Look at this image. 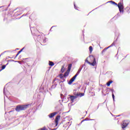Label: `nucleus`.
Listing matches in <instances>:
<instances>
[{"mask_svg":"<svg viewBox=\"0 0 130 130\" xmlns=\"http://www.w3.org/2000/svg\"><path fill=\"white\" fill-rule=\"evenodd\" d=\"M29 106H30V104L18 105L16 106L15 110L17 111V112H20V111L26 110V109H27Z\"/></svg>","mask_w":130,"mask_h":130,"instance_id":"1","label":"nucleus"},{"mask_svg":"<svg viewBox=\"0 0 130 130\" xmlns=\"http://www.w3.org/2000/svg\"><path fill=\"white\" fill-rule=\"evenodd\" d=\"M111 4L112 5H114V6H116V7H118L120 13H122V14H123V9H124V7H123V4L121 3V2H119L117 4V3H115L114 1H112L111 2Z\"/></svg>","mask_w":130,"mask_h":130,"instance_id":"2","label":"nucleus"},{"mask_svg":"<svg viewBox=\"0 0 130 130\" xmlns=\"http://www.w3.org/2000/svg\"><path fill=\"white\" fill-rule=\"evenodd\" d=\"M90 57H92L93 61L92 62H90L88 60V58H86V59L85 60V62H87V63H88V64H90V66H92V67H95L96 66V58H94V56L91 55L89 56Z\"/></svg>","mask_w":130,"mask_h":130,"instance_id":"3","label":"nucleus"},{"mask_svg":"<svg viewBox=\"0 0 130 130\" xmlns=\"http://www.w3.org/2000/svg\"><path fill=\"white\" fill-rule=\"evenodd\" d=\"M117 39H118V37L116 39V40L115 41H114L113 42V43L110 46L104 49L102 51V53L105 52V51H106L107 50V49H108V48H110V47H112V46H114V45H115V43L117 42Z\"/></svg>","mask_w":130,"mask_h":130,"instance_id":"4","label":"nucleus"},{"mask_svg":"<svg viewBox=\"0 0 130 130\" xmlns=\"http://www.w3.org/2000/svg\"><path fill=\"white\" fill-rule=\"evenodd\" d=\"M128 124H129V120H124L121 124L122 128H125V127H126V126H127Z\"/></svg>","mask_w":130,"mask_h":130,"instance_id":"5","label":"nucleus"},{"mask_svg":"<svg viewBox=\"0 0 130 130\" xmlns=\"http://www.w3.org/2000/svg\"><path fill=\"white\" fill-rule=\"evenodd\" d=\"M108 90H110V91H112V97L114 102L115 101V96L114 95V93H113V92H114V89L110 88L109 87H107L106 89V91L108 92Z\"/></svg>","mask_w":130,"mask_h":130,"instance_id":"6","label":"nucleus"},{"mask_svg":"<svg viewBox=\"0 0 130 130\" xmlns=\"http://www.w3.org/2000/svg\"><path fill=\"white\" fill-rule=\"evenodd\" d=\"M69 96H70V99L71 100L72 103H73L75 100V99H76V98H78V97H79L80 96V95L79 94H76V95H69Z\"/></svg>","mask_w":130,"mask_h":130,"instance_id":"7","label":"nucleus"},{"mask_svg":"<svg viewBox=\"0 0 130 130\" xmlns=\"http://www.w3.org/2000/svg\"><path fill=\"white\" fill-rule=\"evenodd\" d=\"M59 119H60V116H57L54 120L55 126H57V125H58V120H59Z\"/></svg>","mask_w":130,"mask_h":130,"instance_id":"8","label":"nucleus"},{"mask_svg":"<svg viewBox=\"0 0 130 130\" xmlns=\"http://www.w3.org/2000/svg\"><path fill=\"white\" fill-rule=\"evenodd\" d=\"M77 77H78V75L76 74L73 77H72L68 82L69 85H72L73 82L75 81V80H76Z\"/></svg>","mask_w":130,"mask_h":130,"instance_id":"9","label":"nucleus"},{"mask_svg":"<svg viewBox=\"0 0 130 130\" xmlns=\"http://www.w3.org/2000/svg\"><path fill=\"white\" fill-rule=\"evenodd\" d=\"M56 114H57V112H54L53 113H51L50 114H49L48 116V117H49L50 118H53V117H54V116H55V115H56Z\"/></svg>","mask_w":130,"mask_h":130,"instance_id":"10","label":"nucleus"},{"mask_svg":"<svg viewBox=\"0 0 130 130\" xmlns=\"http://www.w3.org/2000/svg\"><path fill=\"white\" fill-rule=\"evenodd\" d=\"M85 66L86 64H84L82 66H81L79 70H78L77 72L76 73V75L79 76L80 73H81V71H82L83 68H84V67H85Z\"/></svg>","mask_w":130,"mask_h":130,"instance_id":"11","label":"nucleus"},{"mask_svg":"<svg viewBox=\"0 0 130 130\" xmlns=\"http://www.w3.org/2000/svg\"><path fill=\"white\" fill-rule=\"evenodd\" d=\"M35 36H36V37H37V41H40V40H41V35H35Z\"/></svg>","mask_w":130,"mask_h":130,"instance_id":"12","label":"nucleus"},{"mask_svg":"<svg viewBox=\"0 0 130 130\" xmlns=\"http://www.w3.org/2000/svg\"><path fill=\"white\" fill-rule=\"evenodd\" d=\"M71 71H69V70H67L64 74V77H68L69 75H70V72Z\"/></svg>","mask_w":130,"mask_h":130,"instance_id":"13","label":"nucleus"},{"mask_svg":"<svg viewBox=\"0 0 130 130\" xmlns=\"http://www.w3.org/2000/svg\"><path fill=\"white\" fill-rule=\"evenodd\" d=\"M73 66V64L72 63H70L68 65V70L67 71L71 72V70L72 69V67Z\"/></svg>","mask_w":130,"mask_h":130,"instance_id":"14","label":"nucleus"},{"mask_svg":"<svg viewBox=\"0 0 130 130\" xmlns=\"http://www.w3.org/2000/svg\"><path fill=\"white\" fill-rule=\"evenodd\" d=\"M59 85L61 87V90H62V89H64V84L59 82Z\"/></svg>","mask_w":130,"mask_h":130,"instance_id":"15","label":"nucleus"},{"mask_svg":"<svg viewBox=\"0 0 130 130\" xmlns=\"http://www.w3.org/2000/svg\"><path fill=\"white\" fill-rule=\"evenodd\" d=\"M112 83H113V81H112V80H111V81L108 82L107 83V86L108 87H109V86H110V85H111V84H112Z\"/></svg>","mask_w":130,"mask_h":130,"instance_id":"16","label":"nucleus"},{"mask_svg":"<svg viewBox=\"0 0 130 130\" xmlns=\"http://www.w3.org/2000/svg\"><path fill=\"white\" fill-rule=\"evenodd\" d=\"M49 65L50 67H53V66H54V62L51 61H49Z\"/></svg>","mask_w":130,"mask_h":130,"instance_id":"17","label":"nucleus"},{"mask_svg":"<svg viewBox=\"0 0 130 130\" xmlns=\"http://www.w3.org/2000/svg\"><path fill=\"white\" fill-rule=\"evenodd\" d=\"M64 71H66V69H64V66H62L61 68V73H64Z\"/></svg>","mask_w":130,"mask_h":130,"instance_id":"18","label":"nucleus"},{"mask_svg":"<svg viewBox=\"0 0 130 130\" xmlns=\"http://www.w3.org/2000/svg\"><path fill=\"white\" fill-rule=\"evenodd\" d=\"M43 91H44V88L43 87L41 86L40 88V92L43 93Z\"/></svg>","mask_w":130,"mask_h":130,"instance_id":"19","label":"nucleus"},{"mask_svg":"<svg viewBox=\"0 0 130 130\" xmlns=\"http://www.w3.org/2000/svg\"><path fill=\"white\" fill-rule=\"evenodd\" d=\"M23 60H27V61H30V60H31V59H32V58L31 57H28V58H23Z\"/></svg>","mask_w":130,"mask_h":130,"instance_id":"20","label":"nucleus"},{"mask_svg":"<svg viewBox=\"0 0 130 130\" xmlns=\"http://www.w3.org/2000/svg\"><path fill=\"white\" fill-rule=\"evenodd\" d=\"M58 77H59L60 79H63L64 78V76H63V75L62 74H60L58 75Z\"/></svg>","mask_w":130,"mask_h":130,"instance_id":"21","label":"nucleus"},{"mask_svg":"<svg viewBox=\"0 0 130 130\" xmlns=\"http://www.w3.org/2000/svg\"><path fill=\"white\" fill-rule=\"evenodd\" d=\"M89 50L90 53L92 52V51H93V47L92 46H89Z\"/></svg>","mask_w":130,"mask_h":130,"instance_id":"22","label":"nucleus"},{"mask_svg":"<svg viewBox=\"0 0 130 130\" xmlns=\"http://www.w3.org/2000/svg\"><path fill=\"white\" fill-rule=\"evenodd\" d=\"M73 94L74 95H75V96H77V94H79V93H77V90L74 89L73 91Z\"/></svg>","mask_w":130,"mask_h":130,"instance_id":"23","label":"nucleus"},{"mask_svg":"<svg viewBox=\"0 0 130 130\" xmlns=\"http://www.w3.org/2000/svg\"><path fill=\"white\" fill-rule=\"evenodd\" d=\"M90 94H92V96H95V93L92 91V90H89Z\"/></svg>","mask_w":130,"mask_h":130,"instance_id":"24","label":"nucleus"},{"mask_svg":"<svg viewBox=\"0 0 130 130\" xmlns=\"http://www.w3.org/2000/svg\"><path fill=\"white\" fill-rule=\"evenodd\" d=\"M7 67V65H3L2 67V68L1 69L3 70H5V69H6Z\"/></svg>","mask_w":130,"mask_h":130,"instance_id":"25","label":"nucleus"},{"mask_svg":"<svg viewBox=\"0 0 130 130\" xmlns=\"http://www.w3.org/2000/svg\"><path fill=\"white\" fill-rule=\"evenodd\" d=\"M3 93H4V95H5L6 96V87H4V89H3Z\"/></svg>","mask_w":130,"mask_h":130,"instance_id":"26","label":"nucleus"},{"mask_svg":"<svg viewBox=\"0 0 130 130\" xmlns=\"http://www.w3.org/2000/svg\"><path fill=\"white\" fill-rule=\"evenodd\" d=\"M80 97H83L85 95V93H80V94H79Z\"/></svg>","mask_w":130,"mask_h":130,"instance_id":"27","label":"nucleus"},{"mask_svg":"<svg viewBox=\"0 0 130 130\" xmlns=\"http://www.w3.org/2000/svg\"><path fill=\"white\" fill-rule=\"evenodd\" d=\"M27 15H29V13H27L26 14H23L22 15V16H21V18H22V17H25L26 16H27Z\"/></svg>","mask_w":130,"mask_h":130,"instance_id":"28","label":"nucleus"},{"mask_svg":"<svg viewBox=\"0 0 130 130\" xmlns=\"http://www.w3.org/2000/svg\"><path fill=\"white\" fill-rule=\"evenodd\" d=\"M66 81V79L64 78L62 79V81H60V83H63V82Z\"/></svg>","mask_w":130,"mask_h":130,"instance_id":"29","label":"nucleus"},{"mask_svg":"<svg viewBox=\"0 0 130 130\" xmlns=\"http://www.w3.org/2000/svg\"><path fill=\"white\" fill-rule=\"evenodd\" d=\"M61 99H64V96L62 95V94H60Z\"/></svg>","mask_w":130,"mask_h":130,"instance_id":"30","label":"nucleus"},{"mask_svg":"<svg viewBox=\"0 0 130 130\" xmlns=\"http://www.w3.org/2000/svg\"><path fill=\"white\" fill-rule=\"evenodd\" d=\"M63 102V100H59V103H60V104L61 105H62V104H61V102Z\"/></svg>","mask_w":130,"mask_h":130,"instance_id":"31","label":"nucleus"},{"mask_svg":"<svg viewBox=\"0 0 130 130\" xmlns=\"http://www.w3.org/2000/svg\"><path fill=\"white\" fill-rule=\"evenodd\" d=\"M120 14H123V13H122V12H121V13H118L117 14V16H118V17H120Z\"/></svg>","mask_w":130,"mask_h":130,"instance_id":"32","label":"nucleus"},{"mask_svg":"<svg viewBox=\"0 0 130 130\" xmlns=\"http://www.w3.org/2000/svg\"><path fill=\"white\" fill-rule=\"evenodd\" d=\"M74 9H75V10H78L77 9V6H76V4L75 3H74Z\"/></svg>","mask_w":130,"mask_h":130,"instance_id":"33","label":"nucleus"},{"mask_svg":"<svg viewBox=\"0 0 130 130\" xmlns=\"http://www.w3.org/2000/svg\"><path fill=\"white\" fill-rule=\"evenodd\" d=\"M6 52H7V51H4V52H3V53H2L1 54V55H0V56H2V55H3V54L6 53Z\"/></svg>","mask_w":130,"mask_h":130,"instance_id":"34","label":"nucleus"},{"mask_svg":"<svg viewBox=\"0 0 130 130\" xmlns=\"http://www.w3.org/2000/svg\"><path fill=\"white\" fill-rule=\"evenodd\" d=\"M84 121H88L89 120V119L88 118H86L85 119H84Z\"/></svg>","mask_w":130,"mask_h":130,"instance_id":"35","label":"nucleus"},{"mask_svg":"<svg viewBox=\"0 0 130 130\" xmlns=\"http://www.w3.org/2000/svg\"><path fill=\"white\" fill-rule=\"evenodd\" d=\"M43 43H46V38H45V39L43 40Z\"/></svg>","mask_w":130,"mask_h":130,"instance_id":"36","label":"nucleus"},{"mask_svg":"<svg viewBox=\"0 0 130 130\" xmlns=\"http://www.w3.org/2000/svg\"><path fill=\"white\" fill-rule=\"evenodd\" d=\"M102 5L100 6V7L96 8L95 9H93L92 11H95V10H97V9H98V8H100V7H102Z\"/></svg>","mask_w":130,"mask_h":130,"instance_id":"37","label":"nucleus"},{"mask_svg":"<svg viewBox=\"0 0 130 130\" xmlns=\"http://www.w3.org/2000/svg\"><path fill=\"white\" fill-rule=\"evenodd\" d=\"M53 27H56V26H53L51 27V29H50V31H51V29H52V28H53Z\"/></svg>","mask_w":130,"mask_h":130,"instance_id":"38","label":"nucleus"},{"mask_svg":"<svg viewBox=\"0 0 130 130\" xmlns=\"http://www.w3.org/2000/svg\"><path fill=\"white\" fill-rule=\"evenodd\" d=\"M18 55H19V54H18V53H17V54H16V55L15 57V58H16L17 57V56H18Z\"/></svg>","mask_w":130,"mask_h":130,"instance_id":"39","label":"nucleus"},{"mask_svg":"<svg viewBox=\"0 0 130 130\" xmlns=\"http://www.w3.org/2000/svg\"><path fill=\"white\" fill-rule=\"evenodd\" d=\"M9 61H14V60H13V59H10V60H9Z\"/></svg>","mask_w":130,"mask_h":130,"instance_id":"40","label":"nucleus"},{"mask_svg":"<svg viewBox=\"0 0 130 130\" xmlns=\"http://www.w3.org/2000/svg\"><path fill=\"white\" fill-rule=\"evenodd\" d=\"M111 2L112 1H108V2H107L106 4H108V3H110L111 4Z\"/></svg>","mask_w":130,"mask_h":130,"instance_id":"41","label":"nucleus"},{"mask_svg":"<svg viewBox=\"0 0 130 130\" xmlns=\"http://www.w3.org/2000/svg\"><path fill=\"white\" fill-rule=\"evenodd\" d=\"M21 52V51H19L18 52V54H19V53H20Z\"/></svg>","mask_w":130,"mask_h":130,"instance_id":"42","label":"nucleus"},{"mask_svg":"<svg viewBox=\"0 0 130 130\" xmlns=\"http://www.w3.org/2000/svg\"><path fill=\"white\" fill-rule=\"evenodd\" d=\"M6 51V52H11V51L10 50H7V51Z\"/></svg>","mask_w":130,"mask_h":130,"instance_id":"43","label":"nucleus"},{"mask_svg":"<svg viewBox=\"0 0 130 130\" xmlns=\"http://www.w3.org/2000/svg\"><path fill=\"white\" fill-rule=\"evenodd\" d=\"M14 62H19V61H15L14 60V61H13Z\"/></svg>","mask_w":130,"mask_h":130,"instance_id":"44","label":"nucleus"},{"mask_svg":"<svg viewBox=\"0 0 130 130\" xmlns=\"http://www.w3.org/2000/svg\"><path fill=\"white\" fill-rule=\"evenodd\" d=\"M121 115L120 114V115H117L116 117H118L119 116H120Z\"/></svg>","mask_w":130,"mask_h":130,"instance_id":"45","label":"nucleus"},{"mask_svg":"<svg viewBox=\"0 0 130 130\" xmlns=\"http://www.w3.org/2000/svg\"><path fill=\"white\" fill-rule=\"evenodd\" d=\"M82 87V85H79V87H78V89H80Z\"/></svg>","mask_w":130,"mask_h":130,"instance_id":"46","label":"nucleus"},{"mask_svg":"<svg viewBox=\"0 0 130 130\" xmlns=\"http://www.w3.org/2000/svg\"><path fill=\"white\" fill-rule=\"evenodd\" d=\"M56 129H57V128H53L52 130H56Z\"/></svg>","mask_w":130,"mask_h":130,"instance_id":"47","label":"nucleus"},{"mask_svg":"<svg viewBox=\"0 0 130 130\" xmlns=\"http://www.w3.org/2000/svg\"><path fill=\"white\" fill-rule=\"evenodd\" d=\"M81 124H82V122H81L78 124V125H81Z\"/></svg>","mask_w":130,"mask_h":130,"instance_id":"48","label":"nucleus"},{"mask_svg":"<svg viewBox=\"0 0 130 130\" xmlns=\"http://www.w3.org/2000/svg\"><path fill=\"white\" fill-rule=\"evenodd\" d=\"M88 120H94V119H88Z\"/></svg>","mask_w":130,"mask_h":130,"instance_id":"49","label":"nucleus"},{"mask_svg":"<svg viewBox=\"0 0 130 130\" xmlns=\"http://www.w3.org/2000/svg\"><path fill=\"white\" fill-rule=\"evenodd\" d=\"M20 52H22L23 51V49H21L20 50Z\"/></svg>","mask_w":130,"mask_h":130,"instance_id":"50","label":"nucleus"},{"mask_svg":"<svg viewBox=\"0 0 130 130\" xmlns=\"http://www.w3.org/2000/svg\"><path fill=\"white\" fill-rule=\"evenodd\" d=\"M56 86H57V84H56L55 85V87H54V88H55V87H56Z\"/></svg>","mask_w":130,"mask_h":130,"instance_id":"51","label":"nucleus"},{"mask_svg":"<svg viewBox=\"0 0 130 130\" xmlns=\"http://www.w3.org/2000/svg\"><path fill=\"white\" fill-rule=\"evenodd\" d=\"M57 80H58V79H57V78H55V79H54L55 81H56Z\"/></svg>","mask_w":130,"mask_h":130,"instance_id":"52","label":"nucleus"},{"mask_svg":"<svg viewBox=\"0 0 130 130\" xmlns=\"http://www.w3.org/2000/svg\"><path fill=\"white\" fill-rule=\"evenodd\" d=\"M84 121H85L84 120H82L81 121L82 123H83V122H84Z\"/></svg>","mask_w":130,"mask_h":130,"instance_id":"53","label":"nucleus"},{"mask_svg":"<svg viewBox=\"0 0 130 130\" xmlns=\"http://www.w3.org/2000/svg\"><path fill=\"white\" fill-rule=\"evenodd\" d=\"M86 85H89V82L85 83Z\"/></svg>","mask_w":130,"mask_h":130,"instance_id":"54","label":"nucleus"},{"mask_svg":"<svg viewBox=\"0 0 130 130\" xmlns=\"http://www.w3.org/2000/svg\"><path fill=\"white\" fill-rule=\"evenodd\" d=\"M22 49H23V50H24V49H25V47H24L23 48H22Z\"/></svg>","mask_w":130,"mask_h":130,"instance_id":"55","label":"nucleus"},{"mask_svg":"<svg viewBox=\"0 0 130 130\" xmlns=\"http://www.w3.org/2000/svg\"><path fill=\"white\" fill-rule=\"evenodd\" d=\"M22 49H23V50H24V49H25V47H24L23 48H22Z\"/></svg>","mask_w":130,"mask_h":130,"instance_id":"56","label":"nucleus"},{"mask_svg":"<svg viewBox=\"0 0 130 130\" xmlns=\"http://www.w3.org/2000/svg\"><path fill=\"white\" fill-rule=\"evenodd\" d=\"M8 8H6V9L5 10V11H7L8 10Z\"/></svg>","mask_w":130,"mask_h":130,"instance_id":"57","label":"nucleus"},{"mask_svg":"<svg viewBox=\"0 0 130 130\" xmlns=\"http://www.w3.org/2000/svg\"><path fill=\"white\" fill-rule=\"evenodd\" d=\"M11 6V4H9L8 6V8H9V7H10Z\"/></svg>","mask_w":130,"mask_h":130,"instance_id":"58","label":"nucleus"},{"mask_svg":"<svg viewBox=\"0 0 130 130\" xmlns=\"http://www.w3.org/2000/svg\"><path fill=\"white\" fill-rule=\"evenodd\" d=\"M8 64H9V63H7L6 64H5V66H6V67H7V66H8Z\"/></svg>","mask_w":130,"mask_h":130,"instance_id":"59","label":"nucleus"},{"mask_svg":"<svg viewBox=\"0 0 130 130\" xmlns=\"http://www.w3.org/2000/svg\"><path fill=\"white\" fill-rule=\"evenodd\" d=\"M54 82H55V80H53V83H54Z\"/></svg>","mask_w":130,"mask_h":130,"instance_id":"60","label":"nucleus"},{"mask_svg":"<svg viewBox=\"0 0 130 130\" xmlns=\"http://www.w3.org/2000/svg\"><path fill=\"white\" fill-rule=\"evenodd\" d=\"M19 49H19V48H16V50H19Z\"/></svg>","mask_w":130,"mask_h":130,"instance_id":"61","label":"nucleus"},{"mask_svg":"<svg viewBox=\"0 0 130 130\" xmlns=\"http://www.w3.org/2000/svg\"><path fill=\"white\" fill-rule=\"evenodd\" d=\"M3 7H4V6H1V7H0V9H1V8H3Z\"/></svg>","mask_w":130,"mask_h":130,"instance_id":"62","label":"nucleus"},{"mask_svg":"<svg viewBox=\"0 0 130 130\" xmlns=\"http://www.w3.org/2000/svg\"><path fill=\"white\" fill-rule=\"evenodd\" d=\"M2 71H3V70H2V69L0 70V72H2Z\"/></svg>","mask_w":130,"mask_h":130,"instance_id":"63","label":"nucleus"},{"mask_svg":"<svg viewBox=\"0 0 130 130\" xmlns=\"http://www.w3.org/2000/svg\"><path fill=\"white\" fill-rule=\"evenodd\" d=\"M126 56H127V55H126L125 56V58L126 57Z\"/></svg>","mask_w":130,"mask_h":130,"instance_id":"64","label":"nucleus"}]
</instances>
